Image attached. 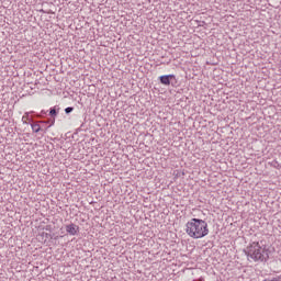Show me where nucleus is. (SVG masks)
<instances>
[{"label":"nucleus","mask_w":281,"mask_h":281,"mask_svg":"<svg viewBox=\"0 0 281 281\" xmlns=\"http://www.w3.org/2000/svg\"><path fill=\"white\" fill-rule=\"evenodd\" d=\"M186 100H188V97H183L182 99H180V102H186Z\"/></svg>","instance_id":"obj_14"},{"label":"nucleus","mask_w":281,"mask_h":281,"mask_svg":"<svg viewBox=\"0 0 281 281\" xmlns=\"http://www.w3.org/2000/svg\"><path fill=\"white\" fill-rule=\"evenodd\" d=\"M47 113H49L48 110H42L40 113L35 114V117H38V120H45V117H47Z\"/></svg>","instance_id":"obj_8"},{"label":"nucleus","mask_w":281,"mask_h":281,"mask_svg":"<svg viewBox=\"0 0 281 281\" xmlns=\"http://www.w3.org/2000/svg\"><path fill=\"white\" fill-rule=\"evenodd\" d=\"M158 85L162 87H173L177 89L179 87V79H177V75H161L157 79Z\"/></svg>","instance_id":"obj_3"},{"label":"nucleus","mask_w":281,"mask_h":281,"mask_svg":"<svg viewBox=\"0 0 281 281\" xmlns=\"http://www.w3.org/2000/svg\"><path fill=\"white\" fill-rule=\"evenodd\" d=\"M36 115H38V113L33 111V114H31V123H34V120H38Z\"/></svg>","instance_id":"obj_10"},{"label":"nucleus","mask_w":281,"mask_h":281,"mask_svg":"<svg viewBox=\"0 0 281 281\" xmlns=\"http://www.w3.org/2000/svg\"><path fill=\"white\" fill-rule=\"evenodd\" d=\"M76 108L74 106H68L66 109H64L65 115H71V113H74Z\"/></svg>","instance_id":"obj_9"},{"label":"nucleus","mask_w":281,"mask_h":281,"mask_svg":"<svg viewBox=\"0 0 281 281\" xmlns=\"http://www.w3.org/2000/svg\"><path fill=\"white\" fill-rule=\"evenodd\" d=\"M43 229H45V232H49V234L54 232V228L52 227V225H46Z\"/></svg>","instance_id":"obj_11"},{"label":"nucleus","mask_w":281,"mask_h":281,"mask_svg":"<svg viewBox=\"0 0 281 281\" xmlns=\"http://www.w3.org/2000/svg\"><path fill=\"white\" fill-rule=\"evenodd\" d=\"M32 114H34V111L24 113V115L22 117L23 124H32Z\"/></svg>","instance_id":"obj_6"},{"label":"nucleus","mask_w":281,"mask_h":281,"mask_svg":"<svg viewBox=\"0 0 281 281\" xmlns=\"http://www.w3.org/2000/svg\"><path fill=\"white\" fill-rule=\"evenodd\" d=\"M41 236H42V238H50L52 233H45V232H43V233L41 234Z\"/></svg>","instance_id":"obj_12"},{"label":"nucleus","mask_w":281,"mask_h":281,"mask_svg":"<svg viewBox=\"0 0 281 281\" xmlns=\"http://www.w3.org/2000/svg\"><path fill=\"white\" fill-rule=\"evenodd\" d=\"M85 126V123L81 124L80 128H82Z\"/></svg>","instance_id":"obj_16"},{"label":"nucleus","mask_w":281,"mask_h":281,"mask_svg":"<svg viewBox=\"0 0 281 281\" xmlns=\"http://www.w3.org/2000/svg\"><path fill=\"white\" fill-rule=\"evenodd\" d=\"M186 232L190 238H205L210 234L207 222L201 218L193 217L186 224Z\"/></svg>","instance_id":"obj_2"},{"label":"nucleus","mask_w":281,"mask_h":281,"mask_svg":"<svg viewBox=\"0 0 281 281\" xmlns=\"http://www.w3.org/2000/svg\"><path fill=\"white\" fill-rule=\"evenodd\" d=\"M59 113H60V105H54L49 108L48 116L50 120L48 122H43V124H49L48 128H52V126L56 124V117H58Z\"/></svg>","instance_id":"obj_4"},{"label":"nucleus","mask_w":281,"mask_h":281,"mask_svg":"<svg viewBox=\"0 0 281 281\" xmlns=\"http://www.w3.org/2000/svg\"><path fill=\"white\" fill-rule=\"evenodd\" d=\"M30 124H31L33 133H41V131L43 133H45V130H43V127H41V124H38V123H30Z\"/></svg>","instance_id":"obj_7"},{"label":"nucleus","mask_w":281,"mask_h":281,"mask_svg":"<svg viewBox=\"0 0 281 281\" xmlns=\"http://www.w3.org/2000/svg\"><path fill=\"white\" fill-rule=\"evenodd\" d=\"M25 3L30 5L32 3V0H25Z\"/></svg>","instance_id":"obj_15"},{"label":"nucleus","mask_w":281,"mask_h":281,"mask_svg":"<svg viewBox=\"0 0 281 281\" xmlns=\"http://www.w3.org/2000/svg\"><path fill=\"white\" fill-rule=\"evenodd\" d=\"M66 232L69 234V236H78V233L80 232V226L70 223L66 225Z\"/></svg>","instance_id":"obj_5"},{"label":"nucleus","mask_w":281,"mask_h":281,"mask_svg":"<svg viewBox=\"0 0 281 281\" xmlns=\"http://www.w3.org/2000/svg\"><path fill=\"white\" fill-rule=\"evenodd\" d=\"M248 262H269L271 247L263 245L262 241H251L243 249Z\"/></svg>","instance_id":"obj_1"},{"label":"nucleus","mask_w":281,"mask_h":281,"mask_svg":"<svg viewBox=\"0 0 281 281\" xmlns=\"http://www.w3.org/2000/svg\"><path fill=\"white\" fill-rule=\"evenodd\" d=\"M60 236L56 235L55 233L50 234V240H58Z\"/></svg>","instance_id":"obj_13"}]
</instances>
